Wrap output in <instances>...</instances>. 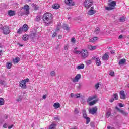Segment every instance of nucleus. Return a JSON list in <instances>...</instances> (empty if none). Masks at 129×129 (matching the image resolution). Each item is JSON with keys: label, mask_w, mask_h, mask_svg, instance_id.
I'll return each mask as SVG.
<instances>
[{"label": "nucleus", "mask_w": 129, "mask_h": 129, "mask_svg": "<svg viewBox=\"0 0 129 129\" xmlns=\"http://www.w3.org/2000/svg\"><path fill=\"white\" fill-rule=\"evenodd\" d=\"M113 99L115 100H118V95H117V93H115L113 94Z\"/></svg>", "instance_id": "obj_34"}, {"label": "nucleus", "mask_w": 129, "mask_h": 129, "mask_svg": "<svg viewBox=\"0 0 129 129\" xmlns=\"http://www.w3.org/2000/svg\"><path fill=\"white\" fill-rule=\"evenodd\" d=\"M3 33L4 35H9L11 33V30L10 29V27L8 25H5L3 26L2 28Z\"/></svg>", "instance_id": "obj_4"}, {"label": "nucleus", "mask_w": 129, "mask_h": 129, "mask_svg": "<svg viewBox=\"0 0 129 129\" xmlns=\"http://www.w3.org/2000/svg\"><path fill=\"white\" fill-rule=\"evenodd\" d=\"M88 51L87 50L83 49L81 50V56L83 59H86L88 57Z\"/></svg>", "instance_id": "obj_6"}, {"label": "nucleus", "mask_w": 129, "mask_h": 129, "mask_svg": "<svg viewBox=\"0 0 129 129\" xmlns=\"http://www.w3.org/2000/svg\"><path fill=\"white\" fill-rule=\"evenodd\" d=\"M20 57H17L13 59V62L14 64H18V62H20Z\"/></svg>", "instance_id": "obj_18"}, {"label": "nucleus", "mask_w": 129, "mask_h": 129, "mask_svg": "<svg viewBox=\"0 0 129 129\" xmlns=\"http://www.w3.org/2000/svg\"><path fill=\"white\" fill-rule=\"evenodd\" d=\"M84 68V64L83 63L81 64L80 65L77 66V69H78L79 70L83 69Z\"/></svg>", "instance_id": "obj_31"}, {"label": "nucleus", "mask_w": 129, "mask_h": 129, "mask_svg": "<svg viewBox=\"0 0 129 129\" xmlns=\"http://www.w3.org/2000/svg\"><path fill=\"white\" fill-rule=\"evenodd\" d=\"M31 36H32V37H35L36 36V32L31 33Z\"/></svg>", "instance_id": "obj_57"}, {"label": "nucleus", "mask_w": 129, "mask_h": 129, "mask_svg": "<svg viewBox=\"0 0 129 129\" xmlns=\"http://www.w3.org/2000/svg\"><path fill=\"white\" fill-rule=\"evenodd\" d=\"M56 127V124H51L50 126L48 129H55Z\"/></svg>", "instance_id": "obj_35"}, {"label": "nucleus", "mask_w": 129, "mask_h": 129, "mask_svg": "<svg viewBox=\"0 0 129 129\" xmlns=\"http://www.w3.org/2000/svg\"><path fill=\"white\" fill-rule=\"evenodd\" d=\"M97 101H98V100H95L91 102H90L89 103V105H90V106H92V105H94V104H95L96 102H97Z\"/></svg>", "instance_id": "obj_24"}, {"label": "nucleus", "mask_w": 129, "mask_h": 129, "mask_svg": "<svg viewBox=\"0 0 129 129\" xmlns=\"http://www.w3.org/2000/svg\"><path fill=\"white\" fill-rule=\"evenodd\" d=\"M53 107L55 109H58V108H60V103L58 102L55 103L53 105Z\"/></svg>", "instance_id": "obj_19"}, {"label": "nucleus", "mask_w": 129, "mask_h": 129, "mask_svg": "<svg viewBox=\"0 0 129 129\" xmlns=\"http://www.w3.org/2000/svg\"><path fill=\"white\" fill-rule=\"evenodd\" d=\"M96 13V10H94V7H91L89 11H88L87 14L89 16H92Z\"/></svg>", "instance_id": "obj_7"}, {"label": "nucleus", "mask_w": 129, "mask_h": 129, "mask_svg": "<svg viewBox=\"0 0 129 129\" xmlns=\"http://www.w3.org/2000/svg\"><path fill=\"white\" fill-rule=\"evenodd\" d=\"M97 112V107H94L89 109V112L90 114H94Z\"/></svg>", "instance_id": "obj_9"}, {"label": "nucleus", "mask_w": 129, "mask_h": 129, "mask_svg": "<svg viewBox=\"0 0 129 129\" xmlns=\"http://www.w3.org/2000/svg\"><path fill=\"white\" fill-rule=\"evenodd\" d=\"M64 28H65L67 31H69L70 28L67 25H64Z\"/></svg>", "instance_id": "obj_46"}, {"label": "nucleus", "mask_w": 129, "mask_h": 129, "mask_svg": "<svg viewBox=\"0 0 129 129\" xmlns=\"http://www.w3.org/2000/svg\"><path fill=\"white\" fill-rule=\"evenodd\" d=\"M108 6L109 7H105V9L106 11H112L115 9V6H116V1H112L108 3Z\"/></svg>", "instance_id": "obj_2"}, {"label": "nucleus", "mask_w": 129, "mask_h": 129, "mask_svg": "<svg viewBox=\"0 0 129 129\" xmlns=\"http://www.w3.org/2000/svg\"><path fill=\"white\" fill-rule=\"evenodd\" d=\"M74 54H77V55H79V54H81V51H79V50H75L74 51Z\"/></svg>", "instance_id": "obj_39"}, {"label": "nucleus", "mask_w": 129, "mask_h": 129, "mask_svg": "<svg viewBox=\"0 0 129 129\" xmlns=\"http://www.w3.org/2000/svg\"><path fill=\"white\" fill-rule=\"evenodd\" d=\"M22 39L23 41H28L29 40V35L25 34L23 36Z\"/></svg>", "instance_id": "obj_23"}, {"label": "nucleus", "mask_w": 129, "mask_h": 129, "mask_svg": "<svg viewBox=\"0 0 129 129\" xmlns=\"http://www.w3.org/2000/svg\"><path fill=\"white\" fill-rule=\"evenodd\" d=\"M30 79L29 78L22 80L19 82V86L21 87L22 89H26L27 88V82H29Z\"/></svg>", "instance_id": "obj_3"}, {"label": "nucleus", "mask_w": 129, "mask_h": 129, "mask_svg": "<svg viewBox=\"0 0 129 129\" xmlns=\"http://www.w3.org/2000/svg\"><path fill=\"white\" fill-rule=\"evenodd\" d=\"M96 97H97V96H96V95H94L93 96H92V97H89L87 99V102L90 103V101H91L92 100L95 99V98H96Z\"/></svg>", "instance_id": "obj_17"}, {"label": "nucleus", "mask_w": 129, "mask_h": 129, "mask_svg": "<svg viewBox=\"0 0 129 129\" xmlns=\"http://www.w3.org/2000/svg\"><path fill=\"white\" fill-rule=\"evenodd\" d=\"M107 129H114V127H111L110 126L107 127Z\"/></svg>", "instance_id": "obj_61"}, {"label": "nucleus", "mask_w": 129, "mask_h": 129, "mask_svg": "<svg viewBox=\"0 0 129 129\" xmlns=\"http://www.w3.org/2000/svg\"><path fill=\"white\" fill-rule=\"evenodd\" d=\"M83 115L84 118H87V114H86V111L85 110H83Z\"/></svg>", "instance_id": "obj_36"}, {"label": "nucleus", "mask_w": 129, "mask_h": 129, "mask_svg": "<svg viewBox=\"0 0 129 129\" xmlns=\"http://www.w3.org/2000/svg\"><path fill=\"white\" fill-rule=\"evenodd\" d=\"M57 37V32H53V34H52V38H55Z\"/></svg>", "instance_id": "obj_45"}, {"label": "nucleus", "mask_w": 129, "mask_h": 129, "mask_svg": "<svg viewBox=\"0 0 129 129\" xmlns=\"http://www.w3.org/2000/svg\"><path fill=\"white\" fill-rule=\"evenodd\" d=\"M87 65H90L91 64V60H88L86 61Z\"/></svg>", "instance_id": "obj_54"}, {"label": "nucleus", "mask_w": 129, "mask_h": 129, "mask_svg": "<svg viewBox=\"0 0 129 129\" xmlns=\"http://www.w3.org/2000/svg\"><path fill=\"white\" fill-rule=\"evenodd\" d=\"M97 39H98L97 37H94V38H93L92 39H90L89 40V42L90 43H94V42H96V41H97Z\"/></svg>", "instance_id": "obj_26"}, {"label": "nucleus", "mask_w": 129, "mask_h": 129, "mask_svg": "<svg viewBox=\"0 0 129 129\" xmlns=\"http://www.w3.org/2000/svg\"><path fill=\"white\" fill-rule=\"evenodd\" d=\"M96 64L97 66H100L101 65V61H100V59L98 57L96 59Z\"/></svg>", "instance_id": "obj_22"}, {"label": "nucleus", "mask_w": 129, "mask_h": 129, "mask_svg": "<svg viewBox=\"0 0 129 129\" xmlns=\"http://www.w3.org/2000/svg\"><path fill=\"white\" fill-rule=\"evenodd\" d=\"M115 109H117V110H118V111L120 112V113H122L123 115H125V116H126L128 114V113L124 111L123 110L119 109V108H118V107H115Z\"/></svg>", "instance_id": "obj_13"}, {"label": "nucleus", "mask_w": 129, "mask_h": 129, "mask_svg": "<svg viewBox=\"0 0 129 129\" xmlns=\"http://www.w3.org/2000/svg\"><path fill=\"white\" fill-rule=\"evenodd\" d=\"M36 20L37 22H40V21H41V16H36Z\"/></svg>", "instance_id": "obj_41"}, {"label": "nucleus", "mask_w": 129, "mask_h": 129, "mask_svg": "<svg viewBox=\"0 0 129 129\" xmlns=\"http://www.w3.org/2000/svg\"><path fill=\"white\" fill-rule=\"evenodd\" d=\"M22 9H24V10L26 11V15H29L30 13V7L29 6V5L26 4L25 5H24V7L22 8Z\"/></svg>", "instance_id": "obj_11"}, {"label": "nucleus", "mask_w": 129, "mask_h": 129, "mask_svg": "<svg viewBox=\"0 0 129 129\" xmlns=\"http://www.w3.org/2000/svg\"><path fill=\"white\" fill-rule=\"evenodd\" d=\"M108 58H109V53L108 52L105 53V54H104L102 57V59L104 61H107V60H108Z\"/></svg>", "instance_id": "obj_14"}, {"label": "nucleus", "mask_w": 129, "mask_h": 129, "mask_svg": "<svg viewBox=\"0 0 129 129\" xmlns=\"http://www.w3.org/2000/svg\"><path fill=\"white\" fill-rule=\"evenodd\" d=\"M71 42H72V43H75V42H76V40L74 38H72Z\"/></svg>", "instance_id": "obj_49"}, {"label": "nucleus", "mask_w": 129, "mask_h": 129, "mask_svg": "<svg viewBox=\"0 0 129 129\" xmlns=\"http://www.w3.org/2000/svg\"><path fill=\"white\" fill-rule=\"evenodd\" d=\"M120 94V98L121 99H125L126 98V95H125V92L124 91L122 90L119 93Z\"/></svg>", "instance_id": "obj_10"}, {"label": "nucleus", "mask_w": 129, "mask_h": 129, "mask_svg": "<svg viewBox=\"0 0 129 129\" xmlns=\"http://www.w3.org/2000/svg\"><path fill=\"white\" fill-rule=\"evenodd\" d=\"M12 66H13V63L12 62H7L6 67L7 69H11V68H12Z\"/></svg>", "instance_id": "obj_20"}, {"label": "nucleus", "mask_w": 129, "mask_h": 129, "mask_svg": "<svg viewBox=\"0 0 129 129\" xmlns=\"http://www.w3.org/2000/svg\"><path fill=\"white\" fill-rule=\"evenodd\" d=\"M5 83V81L0 80V84L2 85H4Z\"/></svg>", "instance_id": "obj_52"}, {"label": "nucleus", "mask_w": 129, "mask_h": 129, "mask_svg": "<svg viewBox=\"0 0 129 129\" xmlns=\"http://www.w3.org/2000/svg\"><path fill=\"white\" fill-rule=\"evenodd\" d=\"M65 4L66 5H68V6H71L72 7H73L75 6V4L74 3V2L72 0H65Z\"/></svg>", "instance_id": "obj_12"}, {"label": "nucleus", "mask_w": 129, "mask_h": 129, "mask_svg": "<svg viewBox=\"0 0 129 129\" xmlns=\"http://www.w3.org/2000/svg\"><path fill=\"white\" fill-rule=\"evenodd\" d=\"M68 48H69L68 45L67 44L66 45L64 46V50L66 51H67L68 50Z\"/></svg>", "instance_id": "obj_50"}, {"label": "nucleus", "mask_w": 129, "mask_h": 129, "mask_svg": "<svg viewBox=\"0 0 129 129\" xmlns=\"http://www.w3.org/2000/svg\"><path fill=\"white\" fill-rule=\"evenodd\" d=\"M100 32V29L98 27H97L94 31V33L95 34H96V35H98V34H99Z\"/></svg>", "instance_id": "obj_30"}, {"label": "nucleus", "mask_w": 129, "mask_h": 129, "mask_svg": "<svg viewBox=\"0 0 129 129\" xmlns=\"http://www.w3.org/2000/svg\"><path fill=\"white\" fill-rule=\"evenodd\" d=\"M119 21L120 22L122 23V22H124V21H125V18H124V17L123 16L120 18Z\"/></svg>", "instance_id": "obj_40"}, {"label": "nucleus", "mask_w": 129, "mask_h": 129, "mask_svg": "<svg viewBox=\"0 0 129 129\" xmlns=\"http://www.w3.org/2000/svg\"><path fill=\"white\" fill-rule=\"evenodd\" d=\"M42 98H43V99H46V98H47V95H44L43 96Z\"/></svg>", "instance_id": "obj_58"}, {"label": "nucleus", "mask_w": 129, "mask_h": 129, "mask_svg": "<svg viewBox=\"0 0 129 129\" xmlns=\"http://www.w3.org/2000/svg\"><path fill=\"white\" fill-rule=\"evenodd\" d=\"M21 28H22L23 32H28V30H29V26L26 24H24Z\"/></svg>", "instance_id": "obj_16"}, {"label": "nucleus", "mask_w": 129, "mask_h": 129, "mask_svg": "<svg viewBox=\"0 0 129 129\" xmlns=\"http://www.w3.org/2000/svg\"><path fill=\"white\" fill-rule=\"evenodd\" d=\"M81 79V75L78 74L75 77V78L72 80L73 82H78L79 79Z\"/></svg>", "instance_id": "obj_8"}, {"label": "nucleus", "mask_w": 129, "mask_h": 129, "mask_svg": "<svg viewBox=\"0 0 129 129\" xmlns=\"http://www.w3.org/2000/svg\"><path fill=\"white\" fill-rule=\"evenodd\" d=\"M110 115H111V112L108 111L106 113V117L107 118H108L110 117Z\"/></svg>", "instance_id": "obj_37"}, {"label": "nucleus", "mask_w": 129, "mask_h": 129, "mask_svg": "<svg viewBox=\"0 0 129 129\" xmlns=\"http://www.w3.org/2000/svg\"><path fill=\"white\" fill-rule=\"evenodd\" d=\"M3 127H4V128H7V127H8V125L7 123H5L3 125Z\"/></svg>", "instance_id": "obj_56"}, {"label": "nucleus", "mask_w": 129, "mask_h": 129, "mask_svg": "<svg viewBox=\"0 0 129 129\" xmlns=\"http://www.w3.org/2000/svg\"><path fill=\"white\" fill-rule=\"evenodd\" d=\"M79 112V111H78V110L77 109H75L74 110V113H75V114H77V113H78Z\"/></svg>", "instance_id": "obj_51"}, {"label": "nucleus", "mask_w": 129, "mask_h": 129, "mask_svg": "<svg viewBox=\"0 0 129 129\" xmlns=\"http://www.w3.org/2000/svg\"><path fill=\"white\" fill-rule=\"evenodd\" d=\"M23 32H24V31L23 30V28H22V27H21L18 29L17 33V34H19V35H20V34H22Z\"/></svg>", "instance_id": "obj_29"}, {"label": "nucleus", "mask_w": 129, "mask_h": 129, "mask_svg": "<svg viewBox=\"0 0 129 129\" xmlns=\"http://www.w3.org/2000/svg\"><path fill=\"white\" fill-rule=\"evenodd\" d=\"M93 5V1L92 0H85L84 3V6L86 9H89L90 7Z\"/></svg>", "instance_id": "obj_5"}, {"label": "nucleus", "mask_w": 129, "mask_h": 129, "mask_svg": "<svg viewBox=\"0 0 129 129\" xmlns=\"http://www.w3.org/2000/svg\"><path fill=\"white\" fill-rule=\"evenodd\" d=\"M122 37H123L122 35H120L119 36L118 39H122Z\"/></svg>", "instance_id": "obj_63"}, {"label": "nucleus", "mask_w": 129, "mask_h": 129, "mask_svg": "<svg viewBox=\"0 0 129 129\" xmlns=\"http://www.w3.org/2000/svg\"><path fill=\"white\" fill-rule=\"evenodd\" d=\"M32 7H33V8L35 10V11H38V10H39V6H38L36 4H32Z\"/></svg>", "instance_id": "obj_27"}, {"label": "nucleus", "mask_w": 129, "mask_h": 129, "mask_svg": "<svg viewBox=\"0 0 129 129\" xmlns=\"http://www.w3.org/2000/svg\"><path fill=\"white\" fill-rule=\"evenodd\" d=\"M109 75L111 76H114V72L110 71L109 73Z\"/></svg>", "instance_id": "obj_43"}, {"label": "nucleus", "mask_w": 129, "mask_h": 129, "mask_svg": "<svg viewBox=\"0 0 129 129\" xmlns=\"http://www.w3.org/2000/svg\"><path fill=\"white\" fill-rule=\"evenodd\" d=\"M60 48V44H57L56 47V49H58Z\"/></svg>", "instance_id": "obj_59"}, {"label": "nucleus", "mask_w": 129, "mask_h": 129, "mask_svg": "<svg viewBox=\"0 0 129 129\" xmlns=\"http://www.w3.org/2000/svg\"><path fill=\"white\" fill-rule=\"evenodd\" d=\"M70 97H71V98H73L74 97V98H76V97H75V94H73V93H71V94H70Z\"/></svg>", "instance_id": "obj_48"}, {"label": "nucleus", "mask_w": 129, "mask_h": 129, "mask_svg": "<svg viewBox=\"0 0 129 129\" xmlns=\"http://www.w3.org/2000/svg\"><path fill=\"white\" fill-rule=\"evenodd\" d=\"M114 100H115L113 98H112L110 99L109 101L111 103H112L114 101Z\"/></svg>", "instance_id": "obj_55"}, {"label": "nucleus", "mask_w": 129, "mask_h": 129, "mask_svg": "<svg viewBox=\"0 0 129 129\" xmlns=\"http://www.w3.org/2000/svg\"><path fill=\"white\" fill-rule=\"evenodd\" d=\"M52 9H54V10H58L59 8H60V5L58 4H54L52 6Z\"/></svg>", "instance_id": "obj_21"}, {"label": "nucleus", "mask_w": 129, "mask_h": 129, "mask_svg": "<svg viewBox=\"0 0 129 129\" xmlns=\"http://www.w3.org/2000/svg\"><path fill=\"white\" fill-rule=\"evenodd\" d=\"M60 28H61V24L58 23L56 26V29L55 30V32H58V31H60Z\"/></svg>", "instance_id": "obj_33"}, {"label": "nucleus", "mask_w": 129, "mask_h": 129, "mask_svg": "<svg viewBox=\"0 0 129 129\" xmlns=\"http://www.w3.org/2000/svg\"><path fill=\"white\" fill-rule=\"evenodd\" d=\"M62 36L61 35L58 36V39H62Z\"/></svg>", "instance_id": "obj_60"}, {"label": "nucleus", "mask_w": 129, "mask_h": 129, "mask_svg": "<svg viewBox=\"0 0 129 129\" xmlns=\"http://www.w3.org/2000/svg\"><path fill=\"white\" fill-rule=\"evenodd\" d=\"M5 104V100L3 98H0V106Z\"/></svg>", "instance_id": "obj_32"}, {"label": "nucleus", "mask_w": 129, "mask_h": 129, "mask_svg": "<svg viewBox=\"0 0 129 129\" xmlns=\"http://www.w3.org/2000/svg\"><path fill=\"white\" fill-rule=\"evenodd\" d=\"M17 101H18V102H20L22 101V99L21 98H19V99L17 100Z\"/></svg>", "instance_id": "obj_62"}, {"label": "nucleus", "mask_w": 129, "mask_h": 129, "mask_svg": "<svg viewBox=\"0 0 129 129\" xmlns=\"http://www.w3.org/2000/svg\"><path fill=\"white\" fill-rule=\"evenodd\" d=\"M8 15L10 17H13V16H15L16 15V11L9 10L8 11Z\"/></svg>", "instance_id": "obj_15"}, {"label": "nucleus", "mask_w": 129, "mask_h": 129, "mask_svg": "<svg viewBox=\"0 0 129 129\" xmlns=\"http://www.w3.org/2000/svg\"><path fill=\"white\" fill-rule=\"evenodd\" d=\"M88 50H94L96 49V46H92V45H89L88 47Z\"/></svg>", "instance_id": "obj_28"}, {"label": "nucleus", "mask_w": 129, "mask_h": 129, "mask_svg": "<svg viewBox=\"0 0 129 129\" xmlns=\"http://www.w3.org/2000/svg\"><path fill=\"white\" fill-rule=\"evenodd\" d=\"M119 104V106L120 107H124V104H123L122 103H119L118 104Z\"/></svg>", "instance_id": "obj_53"}, {"label": "nucleus", "mask_w": 129, "mask_h": 129, "mask_svg": "<svg viewBox=\"0 0 129 129\" xmlns=\"http://www.w3.org/2000/svg\"><path fill=\"white\" fill-rule=\"evenodd\" d=\"M99 88V83H97L95 85V89H98Z\"/></svg>", "instance_id": "obj_44"}, {"label": "nucleus", "mask_w": 129, "mask_h": 129, "mask_svg": "<svg viewBox=\"0 0 129 129\" xmlns=\"http://www.w3.org/2000/svg\"><path fill=\"white\" fill-rule=\"evenodd\" d=\"M13 126H14V125H12L11 126H8V128L9 129H11V128H12L13 127Z\"/></svg>", "instance_id": "obj_64"}, {"label": "nucleus", "mask_w": 129, "mask_h": 129, "mask_svg": "<svg viewBox=\"0 0 129 129\" xmlns=\"http://www.w3.org/2000/svg\"><path fill=\"white\" fill-rule=\"evenodd\" d=\"M50 75L51 76H55L56 75V74H55V71H52L51 73H50Z\"/></svg>", "instance_id": "obj_47"}, {"label": "nucleus", "mask_w": 129, "mask_h": 129, "mask_svg": "<svg viewBox=\"0 0 129 129\" xmlns=\"http://www.w3.org/2000/svg\"><path fill=\"white\" fill-rule=\"evenodd\" d=\"M42 20L46 26H49L53 22V15L48 12L45 13L43 15Z\"/></svg>", "instance_id": "obj_1"}, {"label": "nucleus", "mask_w": 129, "mask_h": 129, "mask_svg": "<svg viewBox=\"0 0 129 129\" xmlns=\"http://www.w3.org/2000/svg\"><path fill=\"white\" fill-rule=\"evenodd\" d=\"M75 97L76 98H80V97H81V95H80V94H75Z\"/></svg>", "instance_id": "obj_42"}, {"label": "nucleus", "mask_w": 129, "mask_h": 129, "mask_svg": "<svg viewBox=\"0 0 129 129\" xmlns=\"http://www.w3.org/2000/svg\"><path fill=\"white\" fill-rule=\"evenodd\" d=\"M86 119V124H88L89 122H90V118L87 117V118H85Z\"/></svg>", "instance_id": "obj_38"}, {"label": "nucleus", "mask_w": 129, "mask_h": 129, "mask_svg": "<svg viewBox=\"0 0 129 129\" xmlns=\"http://www.w3.org/2000/svg\"><path fill=\"white\" fill-rule=\"evenodd\" d=\"M125 62H126V60H125V59L123 58V59H121V60H120L118 62V64L119 65H122L123 64H124V63H125Z\"/></svg>", "instance_id": "obj_25"}]
</instances>
